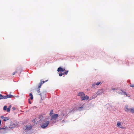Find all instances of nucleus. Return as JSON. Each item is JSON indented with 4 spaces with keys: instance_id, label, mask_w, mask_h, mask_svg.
<instances>
[{
    "instance_id": "f257e3e1",
    "label": "nucleus",
    "mask_w": 134,
    "mask_h": 134,
    "mask_svg": "<svg viewBox=\"0 0 134 134\" xmlns=\"http://www.w3.org/2000/svg\"><path fill=\"white\" fill-rule=\"evenodd\" d=\"M49 118H46L42 122L41 125V127L42 129H45L48 125L49 123Z\"/></svg>"
},
{
    "instance_id": "f03ea898",
    "label": "nucleus",
    "mask_w": 134,
    "mask_h": 134,
    "mask_svg": "<svg viewBox=\"0 0 134 134\" xmlns=\"http://www.w3.org/2000/svg\"><path fill=\"white\" fill-rule=\"evenodd\" d=\"M58 114H54L52 116H51V119H50L51 122L52 124H54L56 123L57 121V119L58 117Z\"/></svg>"
},
{
    "instance_id": "7ed1b4c3",
    "label": "nucleus",
    "mask_w": 134,
    "mask_h": 134,
    "mask_svg": "<svg viewBox=\"0 0 134 134\" xmlns=\"http://www.w3.org/2000/svg\"><path fill=\"white\" fill-rule=\"evenodd\" d=\"M117 126L118 127L122 129H125V127L122 126L121 125V122H118L117 123Z\"/></svg>"
},
{
    "instance_id": "20e7f679",
    "label": "nucleus",
    "mask_w": 134,
    "mask_h": 134,
    "mask_svg": "<svg viewBox=\"0 0 134 134\" xmlns=\"http://www.w3.org/2000/svg\"><path fill=\"white\" fill-rule=\"evenodd\" d=\"M89 97L87 95H84L83 97H81V100H88L89 99Z\"/></svg>"
},
{
    "instance_id": "39448f33",
    "label": "nucleus",
    "mask_w": 134,
    "mask_h": 134,
    "mask_svg": "<svg viewBox=\"0 0 134 134\" xmlns=\"http://www.w3.org/2000/svg\"><path fill=\"white\" fill-rule=\"evenodd\" d=\"M85 95V94L83 92H80L78 93L77 95L78 96L80 97L81 99V97H83V96Z\"/></svg>"
},
{
    "instance_id": "423d86ee",
    "label": "nucleus",
    "mask_w": 134,
    "mask_h": 134,
    "mask_svg": "<svg viewBox=\"0 0 134 134\" xmlns=\"http://www.w3.org/2000/svg\"><path fill=\"white\" fill-rule=\"evenodd\" d=\"M65 69H64L63 68H62L61 67H59L58 68L57 71L58 72H63L64 71H65Z\"/></svg>"
},
{
    "instance_id": "0eeeda50",
    "label": "nucleus",
    "mask_w": 134,
    "mask_h": 134,
    "mask_svg": "<svg viewBox=\"0 0 134 134\" xmlns=\"http://www.w3.org/2000/svg\"><path fill=\"white\" fill-rule=\"evenodd\" d=\"M4 99H5L9 98H12L14 97L12 95H7V96H4Z\"/></svg>"
},
{
    "instance_id": "6e6552de",
    "label": "nucleus",
    "mask_w": 134,
    "mask_h": 134,
    "mask_svg": "<svg viewBox=\"0 0 134 134\" xmlns=\"http://www.w3.org/2000/svg\"><path fill=\"white\" fill-rule=\"evenodd\" d=\"M26 129L27 130H30L32 128V126H26Z\"/></svg>"
},
{
    "instance_id": "1a4fd4ad",
    "label": "nucleus",
    "mask_w": 134,
    "mask_h": 134,
    "mask_svg": "<svg viewBox=\"0 0 134 134\" xmlns=\"http://www.w3.org/2000/svg\"><path fill=\"white\" fill-rule=\"evenodd\" d=\"M130 109V108H128L127 105H126L125 108V111L126 112L129 111Z\"/></svg>"
},
{
    "instance_id": "9d476101",
    "label": "nucleus",
    "mask_w": 134,
    "mask_h": 134,
    "mask_svg": "<svg viewBox=\"0 0 134 134\" xmlns=\"http://www.w3.org/2000/svg\"><path fill=\"white\" fill-rule=\"evenodd\" d=\"M53 110H51L50 111V113H49V115L51 116L53 115Z\"/></svg>"
},
{
    "instance_id": "9b49d317",
    "label": "nucleus",
    "mask_w": 134,
    "mask_h": 134,
    "mask_svg": "<svg viewBox=\"0 0 134 134\" xmlns=\"http://www.w3.org/2000/svg\"><path fill=\"white\" fill-rule=\"evenodd\" d=\"M129 111H130L132 113H134V108H130V110Z\"/></svg>"
},
{
    "instance_id": "f8f14e48",
    "label": "nucleus",
    "mask_w": 134,
    "mask_h": 134,
    "mask_svg": "<svg viewBox=\"0 0 134 134\" xmlns=\"http://www.w3.org/2000/svg\"><path fill=\"white\" fill-rule=\"evenodd\" d=\"M29 96L30 97V98L31 100H32L33 99V96L32 94V93H30L29 94Z\"/></svg>"
},
{
    "instance_id": "ddd939ff",
    "label": "nucleus",
    "mask_w": 134,
    "mask_h": 134,
    "mask_svg": "<svg viewBox=\"0 0 134 134\" xmlns=\"http://www.w3.org/2000/svg\"><path fill=\"white\" fill-rule=\"evenodd\" d=\"M120 91H121V92H118V93L119 94H121V95L124 94V93H123L124 91H122V90H120Z\"/></svg>"
},
{
    "instance_id": "4468645a",
    "label": "nucleus",
    "mask_w": 134,
    "mask_h": 134,
    "mask_svg": "<svg viewBox=\"0 0 134 134\" xmlns=\"http://www.w3.org/2000/svg\"><path fill=\"white\" fill-rule=\"evenodd\" d=\"M9 120V118L7 117H5L4 118L3 120L4 121H5L6 120Z\"/></svg>"
},
{
    "instance_id": "2eb2a0df",
    "label": "nucleus",
    "mask_w": 134,
    "mask_h": 134,
    "mask_svg": "<svg viewBox=\"0 0 134 134\" xmlns=\"http://www.w3.org/2000/svg\"><path fill=\"white\" fill-rule=\"evenodd\" d=\"M41 85H41V84H40V83L39 84V86H38V88H39V89H38V90L37 91V92H38V93H39L40 92V91H39L40 89H39V88H41Z\"/></svg>"
},
{
    "instance_id": "dca6fc26",
    "label": "nucleus",
    "mask_w": 134,
    "mask_h": 134,
    "mask_svg": "<svg viewBox=\"0 0 134 134\" xmlns=\"http://www.w3.org/2000/svg\"><path fill=\"white\" fill-rule=\"evenodd\" d=\"M48 80H46V81H41V82L40 83L41 84V85H42L45 83V82L47 81Z\"/></svg>"
},
{
    "instance_id": "f3484780",
    "label": "nucleus",
    "mask_w": 134,
    "mask_h": 134,
    "mask_svg": "<svg viewBox=\"0 0 134 134\" xmlns=\"http://www.w3.org/2000/svg\"><path fill=\"white\" fill-rule=\"evenodd\" d=\"M4 96H2L1 94H0V99H4Z\"/></svg>"
},
{
    "instance_id": "a211bd4d",
    "label": "nucleus",
    "mask_w": 134,
    "mask_h": 134,
    "mask_svg": "<svg viewBox=\"0 0 134 134\" xmlns=\"http://www.w3.org/2000/svg\"><path fill=\"white\" fill-rule=\"evenodd\" d=\"M130 86L131 87H134V84H132L131 83H130Z\"/></svg>"
},
{
    "instance_id": "6ab92c4d",
    "label": "nucleus",
    "mask_w": 134,
    "mask_h": 134,
    "mask_svg": "<svg viewBox=\"0 0 134 134\" xmlns=\"http://www.w3.org/2000/svg\"><path fill=\"white\" fill-rule=\"evenodd\" d=\"M6 110L7 112H9L10 111V107H9Z\"/></svg>"
},
{
    "instance_id": "aec40b11",
    "label": "nucleus",
    "mask_w": 134,
    "mask_h": 134,
    "mask_svg": "<svg viewBox=\"0 0 134 134\" xmlns=\"http://www.w3.org/2000/svg\"><path fill=\"white\" fill-rule=\"evenodd\" d=\"M7 109V106H4L3 107V110H6Z\"/></svg>"
},
{
    "instance_id": "412c9836",
    "label": "nucleus",
    "mask_w": 134,
    "mask_h": 134,
    "mask_svg": "<svg viewBox=\"0 0 134 134\" xmlns=\"http://www.w3.org/2000/svg\"><path fill=\"white\" fill-rule=\"evenodd\" d=\"M68 71H66L65 72H64V73H63V75L67 74V73H68Z\"/></svg>"
},
{
    "instance_id": "4be33fe9",
    "label": "nucleus",
    "mask_w": 134,
    "mask_h": 134,
    "mask_svg": "<svg viewBox=\"0 0 134 134\" xmlns=\"http://www.w3.org/2000/svg\"><path fill=\"white\" fill-rule=\"evenodd\" d=\"M96 85V83H93L92 85V87H94Z\"/></svg>"
},
{
    "instance_id": "5701e85b",
    "label": "nucleus",
    "mask_w": 134,
    "mask_h": 134,
    "mask_svg": "<svg viewBox=\"0 0 134 134\" xmlns=\"http://www.w3.org/2000/svg\"><path fill=\"white\" fill-rule=\"evenodd\" d=\"M62 75H63V73H62L60 72V73L59 74V76H62Z\"/></svg>"
},
{
    "instance_id": "b1692460",
    "label": "nucleus",
    "mask_w": 134,
    "mask_h": 134,
    "mask_svg": "<svg viewBox=\"0 0 134 134\" xmlns=\"http://www.w3.org/2000/svg\"><path fill=\"white\" fill-rule=\"evenodd\" d=\"M17 72V71H16L15 72H13L12 74L13 75H14L15 73Z\"/></svg>"
},
{
    "instance_id": "393cba45",
    "label": "nucleus",
    "mask_w": 134,
    "mask_h": 134,
    "mask_svg": "<svg viewBox=\"0 0 134 134\" xmlns=\"http://www.w3.org/2000/svg\"><path fill=\"white\" fill-rule=\"evenodd\" d=\"M101 83V82H97L96 84V85L97 86L99 85L100 83Z\"/></svg>"
},
{
    "instance_id": "a878e982",
    "label": "nucleus",
    "mask_w": 134,
    "mask_h": 134,
    "mask_svg": "<svg viewBox=\"0 0 134 134\" xmlns=\"http://www.w3.org/2000/svg\"><path fill=\"white\" fill-rule=\"evenodd\" d=\"M117 90V88H111V90Z\"/></svg>"
},
{
    "instance_id": "bb28decb",
    "label": "nucleus",
    "mask_w": 134,
    "mask_h": 134,
    "mask_svg": "<svg viewBox=\"0 0 134 134\" xmlns=\"http://www.w3.org/2000/svg\"><path fill=\"white\" fill-rule=\"evenodd\" d=\"M123 93H124V95H126V96H128L127 93L126 92H124H124H123Z\"/></svg>"
},
{
    "instance_id": "cd10ccee",
    "label": "nucleus",
    "mask_w": 134,
    "mask_h": 134,
    "mask_svg": "<svg viewBox=\"0 0 134 134\" xmlns=\"http://www.w3.org/2000/svg\"><path fill=\"white\" fill-rule=\"evenodd\" d=\"M15 110V107H13L12 108V110Z\"/></svg>"
},
{
    "instance_id": "c85d7f7f",
    "label": "nucleus",
    "mask_w": 134,
    "mask_h": 134,
    "mask_svg": "<svg viewBox=\"0 0 134 134\" xmlns=\"http://www.w3.org/2000/svg\"><path fill=\"white\" fill-rule=\"evenodd\" d=\"M5 128H0V129L1 130H2V129H5Z\"/></svg>"
},
{
    "instance_id": "c756f323",
    "label": "nucleus",
    "mask_w": 134,
    "mask_h": 134,
    "mask_svg": "<svg viewBox=\"0 0 134 134\" xmlns=\"http://www.w3.org/2000/svg\"><path fill=\"white\" fill-rule=\"evenodd\" d=\"M29 103H30V104H31V103L30 102L29 99Z\"/></svg>"
},
{
    "instance_id": "7c9ffc66",
    "label": "nucleus",
    "mask_w": 134,
    "mask_h": 134,
    "mask_svg": "<svg viewBox=\"0 0 134 134\" xmlns=\"http://www.w3.org/2000/svg\"><path fill=\"white\" fill-rule=\"evenodd\" d=\"M83 107H81L80 108H83Z\"/></svg>"
},
{
    "instance_id": "2f4dec72",
    "label": "nucleus",
    "mask_w": 134,
    "mask_h": 134,
    "mask_svg": "<svg viewBox=\"0 0 134 134\" xmlns=\"http://www.w3.org/2000/svg\"><path fill=\"white\" fill-rule=\"evenodd\" d=\"M1 120H0V126H1Z\"/></svg>"
},
{
    "instance_id": "473e14b6",
    "label": "nucleus",
    "mask_w": 134,
    "mask_h": 134,
    "mask_svg": "<svg viewBox=\"0 0 134 134\" xmlns=\"http://www.w3.org/2000/svg\"><path fill=\"white\" fill-rule=\"evenodd\" d=\"M40 96H41V93L40 94Z\"/></svg>"
},
{
    "instance_id": "72a5a7b5",
    "label": "nucleus",
    "mask_w": 134,
    "mask_h": 134,
    "mask_svg": "<svg viewBox=\"0 0 134 134\" xmlns=\"http://www.w3.org/2000/svg\"><path fill=\"white\" fill-rule=\"evenodd\" d=\"M9 107H10V106H9Z\"/></svg>"
},
{
    "instance_id": "f704fd0d",
    "label": "nucleus",
    "mask_w": 134,
    "mask_h": 134,
    "mask_svg": "<svg viewBox=\"0 0 134 134\" xmlns=\"http://www.w3.org/2000/svg\"><path fill=\"white\" fill-rule=\"evenodd\" d=\"M64 115H63V116H64Z\"/></svg>"
}]
</instances>
